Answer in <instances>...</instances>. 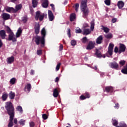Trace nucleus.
Instances as JSON below:
<instances>
[{"instance_id": "nucleus-12", "label": "nucleus", "mask_w": 127, "mask_h": 127, "mask_svg": "<svg viewBox=\"0 0 127 127\" xmlns=\"http://www.w3.org/2000/svg\"><path fill=\"white\" fill-rule=\"evenodd\" d=\"M30 90H31V84L30 83H27L26 86H25L24 90L26 92H30Z\"/></svg>"}, {"instance_id": "nucleus-3", "label": "nucleus", "mask_w": 127, "mask_h": 127, "mask_svg": "<svg viewBox=\"0 0 127 127\" xmlns=\"http://www.w3.org/2000/svg\"><path fill=\"white\" fill-rule=\"evenodd\" d=\"M5 108L9 116H14V108H13L11 102H6Z\"/></svg>"}, {"instance_id": "nucleus-9", "label": "nucleus", "mask_w": 127, "mask_h": 127, "mask_svg": "<svg viewBox=\"0 0 127 127\" xmlns=\"http://www.w3.org/2000/svg\"><path fill=\"white\" fill-rule=\"evenodd\" d=\"M48 15H49V19L50 21H52L53 19H54V15H53V13L51 10L48 11Z\"/></svg>"}, {"instance_id": "nucleus-57", "label": "nucleus", "mask_w": 127, "mask_h": 127, "mask_svg": "<svg viewBox=\"0 0 127 127\" xmlns=\"http://www.w3.org/2000/svg\"><path fill=\"white\" fill-rule=\"evenodd\" d=\"M14 124H17V119H14Z\"/></svg>"}, {"instance_id": "nucleus-33", "label": "nucleus", "mask_w": 127, "mask_h": 127, "mask_svg": "<svg viewBox=\"0 0 127 127\" xmlns=\"http://www.w3.org/2000/svg\"><path fill=\"white\" fill-rule=\"evenodd\" d=\"M102 29L104 30V32H106V33H108V32L110 31V29L107 27L102 26Z\"/></svg>"}, {"instance_id": "nucleus-1", "label": "nucleus", "mask_w": 127, "mask_h": 127, "mask_svg": "<svg viewBox=\"0 0 127 127\" xmlns=\"http://www.w3.org/2000/svg\"><path fill=\"white\" fill-rule=\"evenodd\" d=\"M41 35L42 37L36 36L35 38V42L37 45H39L40 42L44 46V44L45 43V39H44L45 37V35H46V30H45V28H43L41 30Z\"/></svg>"}, {"instance_id": "nucleus-31", "label": "nucleus", "mask_w": 127, "mask_h": 127, "mask_svg": "<svg viewBox=\"0 0 127 127\" xmlns=\"http://www.w3.org/2000/svg\"><path fill=\"white\" fill-rule=\"evenodd\" d=\"M15 81H16V79H15V78L13 77L12 78H11L10 80V83L11 85H14V84H15Z\"/></svg>"}, {"instance_id": "nucleus-20", "label": "nucleus", "mask_w": 127, "mask_h": 127, "mask_svg": "<svg viewBox=\"0 0 127 127\" xmlns=\"http://www.w3.org/2000/svg\"><path fill=\"white\" fill-rule=\"evenodd\" d=\"M87 98H90V95H89V93H85V96L84 95H81L80 97V100H85V99H87Z\"/></svg>"}, {"instance_id": "nucleus-32", "label": "nucleus", "mask_w": 127, "mask_h": 127, "mask_svg": "<svg viewBox=\"0 0 127 127\" xmlns=\"http://www.w3.org/2000/svg\"><path fill=\"white\" fill-rule=\"evenodd\" d=\"M37 0H32L33 7H36L37 6Z\"/></svg>"}, {"instance_id": "nucleus-44", "label": "nucleus", "mask_w": 127, "mask_h": 127, "mask_svg": "<svg viewBox=\"0 0 127 127\" xmlns=\"http://www.w3.org/2000/svg\"><path fill=\"white\" fill-rule=\"evenodd\" d=\"M37 55H41L42 54V51L41 50H39L37 51Z\"/></svg>"}, {"instance_id": "nucleus-42", "label": "nucleus", "mask_w": 127, "mask_h": 127, "mask_svg": "<svg viewBox=\"0 0 127 127\" xmlns=\"http://www.w3.org/2000/svg\"><path fill=\"white\" fill-rule=\"evenodd\" d=\"M22 21L24 23H25L27 21V17H24L22 18Z\"/></svg>"}, {"instance_id": "nucleus-14", "label": "nucleus", "mask_w": 127, "mask_h": 127, "mask_svg": "<svg viewBox=\"0 0 127 127\" xmlns=\"http://www.w3.org/2000/svg\"><path fill=\"white\" fill-rule=\"evenodd\" d=\"M91 30L90 29H84L83 31V34L84 35H88L91 33Z\"/></svg>"}, {"instance_id": "nucleus-17", "label": "nucleus", "mask_w": 127, "mask_h": 127, "mask_svg": "<svg viewBox=\"0 0 127 127\" xmlns=\"http://www.w3.org/2000/svg\"><path fill=\"white\" fill-rule=\"evenodd\" d=\"M7 62L8 64H11L13 61H14V57H10L7 59Z\"/></svg>"}, {"instance_id": "nucleus-34", "label": "nucleus", "mask_w": 127, "mask_h": 127, "mask_svg": "<svg viewBox=\"0 0 127 127\" xmlns=\"http://www.w3.org/2000/svg\"><path fill=\"white\" fill-rule=\"evenodd\" d=\"M107 92H113V87L111 86H108L106 87Z\"/></svg>"}, {"instance_id": "nucleus-39", "label": "nucleus", "mask_w": 127, "mask_h": 127, "mask_svg": "<svg viewBox=\"0 0 127 127\" xmlns=\"http://www.w3.org/2000/svg\"><path fill=\"white\" fill-rule=\"evenodd\" d=\"M70 43L72 46H75V45H76V44H77V42H76V41L72 40H71Z\"/></svg>"}, {"instance_id": "nucleus-61", "label": "nucleus", "mask_w": 127, "mask_h": 127, "mask_svg": "<svg viewBox=\"0 0 127 127\" xmlns=\"http://www.w3.org/2000/svg\"><path fill=\"white\" fill-rule=\"evenodd\" d=\"M115 108H116V109H119V105L118 104L116 105Z\"/></svg>"}, {"instance_id": "nucleus-5", "label": "nucleus", "mask_w": 127, "mask_h": 127, "mask_svg": "<svg viewBox=\"0 0 127 127\" xmlns=\"http://www.w3.org/2000/svg\"><path fill=\"white\" fill-rule=\"evenodd\" d=\"M96 43L95 42H89L88 45L87 46L86 49L87 50H91V49H93L94 47H95V45Z\"/></svg>"}, {"instance_id": "nucleus-49", "label": "nucleus", "mask_w": 127, "mask_h": 127, "mask_svg": "<svg viewBox=\"0 0 127 127\" xmlns=\"http://www.w3.org/2000/svg\"><path fill=\"white\" fill-rule=\"evenodd\" d=\"M105 37H106V38H111V37H112V34L109 33L107 35H106Z\"/></svg>"}, {"instance_id": "nucleus-11", "label": "nucleus", "mask_w": 127, "mask_h": 127, "mask_svg": "<svg viewBox=\"0 0 127 127\" xmlns=\"http://www.w3.org/2000/svg\"><path fill=\"white\" fill-rule=\"evenodd\" d=\"M40 29V26H39V23H36L35 25V31L36 34H38V33H39Z\"/></svg>"}, {"instance_id": "nucleus-15", "label": "nucleus", "mask_w": 127, "mask_h": 127, "mask_svg": "<svg viewBox=\"0 0 127 127\" xmlns=\"http://www.w3.org/2000/svg\"><path fill=\"white\" fill-rule=\"evenodd\" d=\"M103 42V36H99L96 39V43L101 44Z\"/></svg>"}, {"instance_id": "nucleus-63", "label": "nucleus", "mask_w": 127, "mask_h": 127, "mask_svg": "<svg viewBox=\"0 0 127 127\" xmlns=\"http://www.w3.org/2000/svg\"><path fill=\"white\" fill-rule=\"evenodd\" d=\"M12 2H14L15 1H16V0H10Z\"/></svg>"}, {"instance_id": "nucleus-45", "label": "nucleus", "mask_w": 127, "mask_h": 127, "mask_svg": "<svg viewBox=\"0 0 127 127\" xmlns=\"http://www.w3.org/2000/svg\"><path fill=\"white\" fill-rule=\"evenodd\" d=\"M89 27V24H88L87 23H84L83 24V27H84V28H86Z\"/></svg>"}, {"instance_id": "nucleus-16", "label": "nucleus", "mask_w": 127, "mask_h": 127, "mask_svg": "<svg viewBox=\"0 0 127 127\" xmlns=\"http://www.w3.org/2000/svg\"><path fill=\"white\" fill-rule=\"evenodd\" d=\"M21 33H22V30H21V28H19L16 33V37L17 38L19 37V36L21 35Z\"/></svg>"}, {"instance_id": "nucleus-24", "label": "nucleus", "mask_w": 127, "mask_h": 127, "mask_svg": "<svg viewBox=\"0 0 127 127\" xmlns=\"http://www.w3.org/2000/svg\"><path fill=\"white\" fill-rule=\"evenodd\" d=\"M9 97L11 100H12V99H14V97H15V93L14 92H13L12 91H10L9 94Z\"/></svg>"}, {"instance_id": "nucleus-52", "label": "nucleus", "mask_w": 127, "mask_h": 127, "mask_svg": "<svg viewBox=\"0 0 127 127\" xmlns=\"http://www.w3.org/2000/svg\"><path fill=\"white\" fill-rule=\"evenodd\" d=\"M42 117L44 120H47V115L46 114H43Z\"/></svg>"}, {"instance_id": "nucleus-27", "label": "nucleus", "mask_w": 127, "mask_h": 127, "mask_svg": "<svg viewBox=\"0 0 127 127\" xmlns=\"http://www.w3.org/2000/svg\"><path fill=\"white\" fill-rule=\"evenodd\" d=\"M59 93H58V90H57V88L55 89L54 90V92H53V96L55 98H57L58 97V95Z\"/></svg>"}, {"instance_id": "nucleus-58", "label": "nucleus", "mask_w": 127, "mask_h": 127, "mask_svg": "<svg viewBox=\"0 0 127 127\" xmlns=\"http://www.w3.org/2000/svg\"><path fill=\"white\" fill-rule=\"evenodd\" d=\"M2 46V42H1V40H0V48Z\"/></svg>"}, {"instance_id": "nucleus-51", "label": "nucleus", "mask_w": 127, "mask_h": 127, "mask_svg": "<svg viewBox=\"0 0 127 127\" xmlns=\"http://www.w3.org/2000/svg\"><path fill=\"white\" fill-rule=\"evenodd\" d=\"M114 52L115 53H119V48H117V47H116L114 49Z\"/></svg>"}, {"instance_id": "nucleus-22", "label": "nucleus", "mask_w": 127, "mask_h": 127, "mask_svg": "<svg viewBox=\"0 0 127 127\" xmlns=\"http://www.w3.org/2000/svg\"><path fill=\"white\" fill-rule=\"evenodd\" d=\"M2 16L3 19H5V20L8 19L10 17L9 14L5 13H3L2 14Z\"/></svg>"}, {"instance_id": "nucleus-64", "label": "nucleus", "mask_w": 127, "mask_h": 127, "mask_svg": "<svg viewBox=\"0 0 127 127\" xmlns=\"http://www.w3.org/2000/svg\"><path fill=\"white\" fill-rule=\"evenodd\" d=\"M93 69H94V70H97V66L93 67Z\"/></svg>"}, {"instance_id": "nucleus-50", "label": "nucleus", "mask_w": 127, "mask_h": 127, "mask_svg": "<svg viewBox=\"0 0 127 127\" xmlns=\"http://www.w3.org/2000/svg\"><path fill=\"white\" fill-rule=\"evenodd\" d=\"M71 30H70V29H67V35H68L69 37H71Z\"/></svg>"}, {"instance_id": "nucleus-41", "label": "nucleus", "mask_w": 127, "mask_h": 127, "mask_svg": "<svg viewBox=\"0 0 127 127\" xmlns=\"http://www.w3.org/2000/svg\"><path fill=\"white\" fill-rule=\"evenodd\" d=\"M81 41L82 43H86V42H87V37H83Z\"/></svg>"}, {"instance_id": "nucleus-10", "label": "nucleus", "mask_w": 127, "mask_h": 127, "mask_svg": "<svg viewBox=\"0 0 127 127\" xmlns=\"http://www.w3.org/2000/svg\"><path fill=\"white\" fill-rule=\"evenodd\" d=\"M10 116V122L8 125V127H12L13 126V123L12 121H13V118L14 117V115H9Z\"/></svg>"}, {"instance_id": "nucleus-53", "label": "nucleus", "mask_w": 127, "mask_h": 127, "mask_svg": "<svg viewBox=\"0 0 127 127\" xmlns=\"http://www.w3.org/2000/svg\"><path fill=\"white\" fill-rule=\"evenodd\" d=\"M51 6L52 7L53 10L54 11L55 10V8L54 7V4H51Z\"/></svg>"}, {"instance_id": "nucleus-2", "label": "nucleus", "mask_w": 127, "mask_h": 127, "mask_svg": "<svg viewBox=\"0 0 127 127\" xmlns=\"http://www.w3.org/2000/svg\"><path fill=\"white\" fill-rule=\"evenodd\" d=\"M87 0H82L81 2L80 9L83 12V17H86L89 14V9L87 6Z\"/></svg>"}, {"instance_id": "nucleus-23", "label": "nucleus", "mask_w": 127, "mask_h": 127, "mask_svg": "<svg viewBox=\"0 0 127 127\" xmlns=\"http://www.w3.org/2000/svg\"><path fill=\"white\" fill-rule=\"evenodd\" d=\"M76 19V14L75 13H72L70 16V21H74Z\"/></svg>"}, {"instance_id": "nucleus-38", "label": "nucleus", "mask_w": 127, "mask_h": 127, "mask_svg": "<svg viewBox=\"0 0 127 127\" xmlns=\"http://www.w3.org/2000/svg\"><path fill=\"white\" fill-rule=\"evenodd\" d=\"M61 65V63H59L56 67V71H58L59 70V69H60V66Z\"/></svg>"}, {"instance_id": "nucleus-13", "label": "nucleus", "mask_w": 127, "mask_h": 127, "mask_svg": "<svg viewBox=\"0 0 127 127\" xmlns=\"http://www.w3.org/2000/svg\"><path fill=\"white\" fill-rule=\"evenodd\" d=\"M110 67L111 68H113L114 69H117V68H119V64L116 62L111 63Z\"/></svg>"}, {"instance_id": "nucleus-6", "label": "nucleus", "mask_w": 127, "mask_h": 127, "mask_svg": "<svg viewBox=\"0 0 127 127\" xmlns=\"http://www.w3.org/2000/svg\"><path fill=\"white\" fill-rule=\"evenodd\" d=\"M125 51H126V46L123 44H120L119 49V54H121L122 52H125Z\"/></svg>"}, {"instance_id": "nucleus-43", "label": "nucleus", "mask_w": 127, "mask_h": 127, "mask_svg": "<svg viewBox=\"0 0 127 127\" xmlns=\"http://www.w3.org/2000/svg\"><path fill=\"white\" fill-rule=\"evenodd\" d=\"M75 9L76 12L78 11V9H79V4L78 3H76L75 4Z\"/></svg>"}, {"instance_id": "nucleus-56", "label": "nucleus", "mask_w": 127, "mask_h": 127, "mask_svg": "<svg viewBox=\"0 0 127 127\" xmlns=\"http://www.w3.org/2000/svg\"><path fill=\"white\" fill-rule=\"evenodd\" d=\"M63 50V45H61L60 46V50Z\"/></svg>"}, {"instance_id": "nucleus-30", "label": "nucleus", "mask_w": 127, "mask_h": 127, "mask_svg": "<svg viewBox=\"0 0 127 127\" xmlns=\"http://www.w3.org/2000/svg\"><path fill=\"white\" fill-rule=\"evenodd\" d=\"M16 110L17 111H18V112H19V113H20V114H22L23 111L22 110V107H21V106H18L16 108Z\"/></svg>"}, {"instance_id": "nucleus-4", "label": "nucleus", "mask_w": 127, "mask_h": 127, "mask_svg": "<svg viewBox=\"0 0 127 127\" xmlns=\"http://www.w3.org/2000/svg\"><path fill=\"white\" fill-rule=\"evenodd\" d=\"M44 16H47V14L43 13L42 14H41L40 11H39L36 12L35 18L36 20H38V19L39 18V20H40V21H42V20H43V18H44Z\"/></svg>"}, {"instance_id": "nucleus-47", "label": "nucleus", "mask_w": 127, "mask_h": 127, "mask_svg": "<svg viewBox=\"0 0 127 127\" xmlns=\"http://www.w3.org/2000/svg\"><path fill=\"white\" fill-rule=\"evenodd\" d=\"M113 126H118V122L117 120H113Z\"/></svg>"}, {"instance_id": "nucleus-28", "label": "nucleus", "mask_w": 127, "mask_h": 127, "mask_svg": "<svg viewBox=\"0 0 127 127\" xmlns=\"http://www.w3.org/2000/svg\"><path fill=\"white\" fill-rule=\"evenodd\" d=\"M91 26H90V28L92 31H93V30H94V28L95 27V21L92 20L91 23Z\"/></svg>"}, {"instance_id": "nucleus-37", "label": "nucleus", "mask_w": 127, "mask_h": 127, "mask_svg": "<svg viewBox=\"0 0 127 127\" xmlns=\"http://www.w3.org/2000/svg\"><path fill=\"white\" fill-rule=\"evenodd\" d=\"M75 32L76 33H81L82 32V30H81L80 28H77L76 29H75Z\"/></svg>"}, {"instance_id": "nucleus-26", "label": "nucleus", "mask_w": 127, "mask_h": 127, "mask_svg": "<svg viewBox=\"0 0 127 127\" xmlns=\"http://www.w3.org/2000/svg\"><path fill=\"white\" fill-rule=\"evenodd\" d=\"M6 11L8 12H15V9L13 7H7L6 8Z\"/></svg>"}, {"instance_id": "nucleus-25", "label": "nucleus", "mask_w": 127, "mask_h": 127, "mask_svg": "<svg viewBox=\"0 0 127 127\" xmlns=\"http://www.w3.org/2000/svg\"><path fill=\"white\" fill-rule=\"evenodd\" d=\"M8 95L6 93H3L2 95V101H6Z\"/></svg>"}, {"instance_id": "nucleus-18", "label": "nucleus", "mask_w": 127, "mask_h": 127, "mask_svg": "<svg viewBox=\"0 0 127 127\" xmlns=\"http://www.w3.org/2000/svg\"><path fill=\"white\" fill-rule=\"evenodd\" d=\"M0 36L2 39L5 38V31L4 30H1L0 31Z\"/></svg>"}, {"instance_id": "nucleus-35", "label": "nucleus", "mask_w": 127, "mask_h": 127, "mask_svg": "<svg viewBox=\"0 0 127 127\" xmlns=\"http://www.w3.org/2000/svg\"><path fill=\"white\" fill-rule=\"evenodd\" d=\"M104 2L106 5H110L111 4V1L110 0H105Z\"/></svg>"}, {"instance_id": "nucleus-40", "label": "nucleus", "mask_w": 127, "mask_h": 127, "mask_svg": "<svg viewBox=\"0 0 127 127\" xmlns=\"http://www.w3.org/2000/svg\"><path fill=\"white\" fill-rule=\"evenodd\" d=\"M19 124L21 125V126H24V124L25 123V121L23 120H20V121L19 122Z\"/></svg>"}, {"instance_id": "nucleus-62", "label": "nucleus", "mask_w": 127, "mask_h": 127, "mask_svg": "<svg viewBox=\"0 0 127 127\" xmlns=\"http://www.w3.org/2000/svg\"><path fill=\"white\" fill-rule=\"evenodd\" d=\"M67 2H68V1L67 0L64 1V4H66Z\"/></svg>"}, {"instance_id": "nucleus-21", "label": "nucleus", "mask_w": 127, "mask_h": 127, "mask_svg": "<svg viewBox=\"0 0 127 127\" xmlns=\"http://www.w3.org/2000/svg\"><path fill=\"white\" fill-rule=\"evenodd\" d=\"M124 5H125V3L123 2L122 1H119L118 3V6L119 8H122V7H124Z\"/></svg>"}, {"instance_id": "nucleus-55", "label": "nucleus", "mask_w": 127, "mask_h": 127, "mask_svg": "<svg viewBox=\"0 0 127 127\" xmlns=\"http://www.w3.org/2000/svg\"><path fill=\"white\" fill-rule=\"evenodd\" d=\"M112 21L113 23H115V22H116V21H117V19L113 18V19H112Z\"/></svg>"}, {"instance_id": "nucleus-29", "label": "nucleus", "mask_w": 127, "mask_h": 127, "mask_svg": "<svg viewBox=\"0 0 127 127\" xmlns=\"http://www.w3.org/2000/svg\"><path fill=\"white\" fill-rule=\"evenodd\" d=\"M21 7H22V5L21 4L16 5L15 9V12H16V11H17L18 10H19V9H20Z\"/></svg>"}, {"instance_id": "nucleus-8", "label": "nucleus", "mask_w": 127, "mask_h": 127, "mask_svg": "<svg viewBox=\"0 0 127 127\" xmlns=\"http://www.w3.org/2000/svg\"><path fill=\"white\" fill-rule=\"evenodd\" d=\"M8 39L9 40H12L13 42L16 41V38L14 36V34L13 33H10L9 34Z\"/></svg>"}, {"instance_id": "nucleus-46", "label": "nucleus", "mask_w": 127, "mask_h": 127, "mask_svg": "<svg viewBox=\"0 0 127 127\" xmlns=\"http://www.w3.org/2000/svg\"><path fill=\"white\" fill-rule=\"evenodd\" d=\"M119 64H120V65H122V66H124V65L126 64V61H121L120 62Z\"/></svg>"}, {"instance_id": "nucleus-7", "label": "nucleus", "mask_w": 127, "mask_h": 127, "mask_svg": "<svg viewBox=\"0 0 127 127\" xmlns=\"http://www.w3.org/2000/svg\"><path fill=\"white\" fill-rule=\"evenodd\" d=\"M113 49H114V45L113 44L110 43L109 45L108 53H109V55L111 56L113 55Z\"/></svg>"}, {"instance_id": "nucleus-60", "label": "nucleus", "mask_w": 127, "mask_h": 127, "mask_svg": "<svg viewBox=\"0 0 127 127\" xmlns=\"http://www.w3.org/2000/svg\"><path fill=\"white\" fill-rule=\"evenodd\" d=\"M58 81H59V78H58V77H57L56 78L55 82H58Z\"/></svg>"}, {"instance_id": "nucleus-36", "label": "nucleus", "mask_w": 127, "mask_h": 127, "mask_svg": "<svg viewBox=\"0 0 127 127\" xmlns=\"http://www.w3.org/2000/svg\"><path fill=\"white\" fill-rule=\"evenodd\" d=\"M96 55H97V57H98L99 58L102 57V55L101 54V53L99 52L98 50H97L96 52Z\"/></svg>"}, {"instance_id": "nucleus-48", "label": "nucleus", "mask_w": 127, "mask_h": 127, "mask_svg": "<svg viewBox=\"0 0 127 127\" xmlns=\"http://www.w3.org/2000/svg\"><path fill=\"white\" fill-rule=\"evenodd\" d=\"M6 30H7V32H8L9 33V34H10V33H12L11 32V30H10V28L8 27H6Z\"/></svg>"}, {"instance_id": "nucleus-54", "label": "nucleus", "mask_w": 127, "mask_h": 127, "mask_svg": "<svg viewBox=\"0 0 127 127\" xmlns=\"http://www.w3.org/2000/svg\"><path fill=\"white\" fill-rule=\"evenodd\" d=\"M30 127H34V123L31 122L30 123Z\"/></svg>"}, {"instance_id": "nucleus-19", "label": "nucleus", "mask_w": 127, "mask_h": 127, "mask_svg": "<svg viewBox=\"0 0 127 127\" xmlns=\"http://www.w3.org/2000/svg\"><path fill=\"white\" fill-rule=\"evenodd\" d=\"M44 2L42 4L43 7L46 8L48 6V0H43Z\"/></svg>"}, {"instance_id": "nucleus-59", "label": "nucleus", "mask_w": 127, "mask_h": 127, "mask_svg": "<svg viewBox=\"0 0 127 127\" xmlns=\"http://www.w3.org/2000/svg\"><path fill=\"white\" fill-rule=\"evenodd\" d=\"M34 74V70H31V75H33Z\"/></svg>"}]
</instances>
